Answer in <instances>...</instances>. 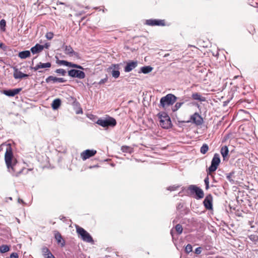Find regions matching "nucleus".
I'll use <instances>...</instances> for the list:
<instances>
[{
    "mask_svg": "<svg viewBox=\"0 0 258 258\" xmlns=\"http://www.w3.org/2000/svg\"><path fill=\"white\" fill-rule=\"evenodd\" d=\"M5 160L8 169L13 176L18 177L24 171V169L21 168L16 159L14 158L11 146H9L6 149L5 154Z\"/></svg>",
    "mask_w": 258,
    "mask_h": 258,
    "instance_id": "obj_1",
    "label": "nucleus"
},
{
    "mask_svg": "<svg viewBox=\"0 0 258 258\" xmlns=\"http://www.w3.org/2000/svg\"><path fill=\"white\" fill-rule=\"evenodd\" d=\"M158 117L159 119V124L162 127L168 129L171 127L172 123L170 118L166 112L159 113Z\"/></svg>",
    "mask_w": 258,
    "mask_h": 258,
    "instance_id": "obj_2",
    "label": "nucleus"
},
{
    "mask_svg": "<svg viewBox=\"0 0 258 258\" xmlns=\"http://www.w3.org/2000/svg\"><path fill=\"white\" fill-rule=\"evenodd\" d=\"M177 97L172 94H168L160 99V105L165 108L166 106L173 105L176 101Z\"/></svg>",
    "mask_w": 258,
    "mask_h": 258,
    "instance_id": "obj_3",
    "label": "nucleus"
},
{
    "mask_svg": "<svg viewBox=\"0 0 258 258\" xmlns=\"http://www.w3.org/2000/svg\"><path fill=\"white\" fill-rule=\"evenodd\" d=\"M96 123L104 127L108 126L114 127L116 124V120L109 116H108L106 119H99Z\"/></svg>",
    "mask_w": 258,
    "mask_h": 258,
    "instance_id": "obj_4",
    "label": "nucleus"
},
{
    "mask_svg": "<svg viewBox=\"0 0 258 258\" xmlns=\"http://www.w3.org/2000/svg\"><path fill=\"white\" fill-rule=\"evenodd\" d=\"M76 231L77 233L81 236L83 241L91 243H94V240L91 236L84 228L77 226Z\"/></svg>",
    "mask_w": 258,
    "mask_h": 258,
    "instance_id": "obj_5",
    "label": "nucleus"
},
{
    "mask_svg": "<svg viewBox=\"0 0 258 258\" xmlns=\"http://www.w3.org/2000/svg\"><path fill=\"white\" fill-rule=\"evenodd\" d=\"M179 122H192L196 125H201L203 123L204 120L203 117L198 113L196 112L190 117L189 120L187 121H179Z\"/></svg>",
    "mask_w": 258,
    "mask_h": 258,
    "instance_id": "obj_6",
    "label": "nucleus"
},
{
    "mask_svg": "<svg viewBox=\"0 0 258 258\" xmlns=\"http://www.w3.org/2000/svg\"><path fill=\"white\" fill-rule=\"evenodd\" d=\"M220 163V155L218 153H215L212 160L211 165L208 169V174H211L212 172L215 171Z\"/></svg>",
    "mask_w": 258,
    "mask_h": 258,
    "instance_id": "obj_7",
    "label": "nucleus"
},
{
    "mask_svg": "<svg viewBox=\"0 0 258 258\" xmlns=\"http://www.w3.org/2000/svg\"><path fill=\"white\" fill-rule=\"evenodd\" d=\"M188 190L191 194L195 193L196 195V199H201L204 198V193L202 189L196 185H190L188 187Z\"/></svg>",
    "mask_w": 258,
    "mask_h": 258,
    "instance_id": "obj_8",
    "label": "nucleus"
},
{
    "mask_svg": "<svg viewBox=\"0 0 258 258\" xmlns=\"http://www.w3.org/2000/svg\"><path fill=\"white\" fill-rule=\"evenodd\" d=\"M145 24L151 26H164L166 25V21L165 20H159V19H148L146 20Z\"/></svg>",
    "mask_w": 258,
    "mask_h": 258,
    "instance_id": "obj_9",
    "label": "nucleus"
},
{
    "mask_svg": "<svg viewBox=\"0 0 258 258\" xmlns=\"http://www.w3.org/2000/svg\"><path fill=\"white\" fill-rule=\"evenodd\" d=\"M68 75L71 77L83 79L85 78V74L84 72L78 70L72 69L68 71Z\"/></svg>",
    "mask_w": 258,
    "mask_h": 258,
    "instance_id": "obj_10",
    "label": "nucleus"
},
{
    "mask_svg": "<svg viewBox=\"0 0 258 258\" xmlns=\"http://www.w3.org/2000/svg\"><path fill=\"white\" fill-rule=\"evenodd\" d=\"M56 63L58 65H60V66L64 65V66H67V67L74 68H77V69H81V70H83L84 69V68L82 66H81L80 65H78V64H75V63H73L64 60H59V59H57Z\"/></svg>",
    "mask_w": 258,
    "mask_h": 258,
    "instance_id": "obj_11",
    "label": "nucleus"
},
{
    "mask_svg": "<svg viewBox=\"0 0 258 258\" xmlns=\"http://www.w3.org/2000/svg\"><path fill=\"white\" fill-rule=\"evenodd\" d=\"M97 153L95 150H86L81 153V157L83 160H86V159L94 156Z\"/></svg>",
    "mask_w": 258,
    "mask_h": 258,
    "instance_id": "obj_12",
    "label": "nucleus"
},
{
    "mask_svg": "<svg viewBox=\"0 0 258 258\" xmlns=\"http://www.w3.org/2000/svg\"><path fill=\"white\" fill-rule=\"evenodd\" d=\"M213 197L212 195L209 194L208 195L204 202L203 204L205 207V208L207 210H212L213 209Z\"/></svg>",
    "mask_w": 258,
    "mask_h": 258,
    "instance_id": "obj_13",
    "label": "nucleus"
},
{
    "mask_svg": "<svg viewBox=\"0 0 258 258\" xmlns=\"http://www.w3.org/2000/svg\"><path fill=\"white\" fill-rule=\"evenodd\" d=\"M64 48V53L69 56H75L78 57V53L74 51L71 45H64L63 46Z\"/></svg>",
    "mask_w": 258,
    "mask_h": 258,
    "instance_id": "obj_14",
    "label": "nucleus"
},
{
    "mask_svg": "<svg viewBox=\"0 0 258 258\" xmlns=\"http://www.w3.org/2000/svg\"><path fill=\"white\" fill-rule=\"evenodd\" d=\"M54 238L58 244H60L61 247L64 246L66 244L65 240L62 238L61 234L57 231H54Z\"/></svg>",
    "mask_w": 258,
    "mask_h": 258,
    "instance_id": "obj_15",
    "label": "nucleus"
},
{
    "mask_svg": "<svg viewBox=\"0 0 258 258\" xmlns=\"http://www.w3.org/2000/svg\"><path fill=\"white\" fill-rule=\"evenodd\" d=\"M22 91V88H16L14 89H10L8 90H4L3 93L10 97H14L16 95L19 94Z\"/></svg>",
    "mask_w": 258,
    "mask_h": 258,
    "instance_id": "obj_16",
    "label": "nucleus"
},
{
    "mask_svg": "<svg viewBox=\"0 0 258 258\" xmlns=\"http://www.w3.org/2000/svg\"><path fill=\"white\" fill-rule=\"evenodd\" d=\"M66 81V80L63 78H57L56 77H54L52 76H50L48 77L45 80V82L47 83H50L51 82H52L53 83L56 82L64 83Z\"/></svg>",
    "mask_w": 258,
    "mask_h": 258,
    "instance_id": "obj_17",
    "label": "nucleus"
},
{
    "mask_svg": "<svg viewBox=\"0 0 258 258\" xmlns=\"http://www.w3.org/2000/svg\"><path fill=\"white\" fill-rule=\"evenodd\" d=\"M41 252L45 258H55L49 249L46 246H44L42 248Z\"/></svg>",
    "mask_w": 258,
    "mask_h": 258,
    "instance_id": "obj_18",
    "label": "nucleus"
},
{
    "mask_svg": "<svg viewBox=\"0 0 258 258\" xmlns=\"http://www.w3.org/2000/svg\"><path fill=\"white\" fill-rule=\"evenodd\" d=\"M138 65L137 61H132L127 63L124 68L125 72H130L134 69Z\"/></svg>",
    "mask_w": 258,
    "mask_h": 258,
    "instance_id": "obj_19",
    "label": "nucleus"
},
{
    "mask_svg": "<svg viewBox=\"0 0 258 258\" xmlns=\"http://www.w3.org/2000/svg\"><path fill=\"white\" fill-rule=\"evenodd\" d=\"M51 63L49 62L46 63H42L40 62L39 63H38L35 67L32 68V69L36 71L40 69L49 68L51 67Z\"/></svg>",
    "mask_w": 258,
    "mask_h": 258,
    "instance_id": "obj_20",
    "label": "nucleus"
},
{
    "mask_svg": "<svg viewBox=\"0 0 258 258\" xmlns=\"http://www.w3.org/2000/svg\"><path fill=\"white\" fill-rule=\"evenodd\" d=\"M113 68V70L112 71V76L115 78H117L119 77L120 75V72L118 71L119 69V65L118 64H113L110 67V69Z\"/></svg>",
    "mask_w": 258,
    "mask_h": 258,
    "instance_id": "obj_21",
    "label": "nucleus"
},
{
    "mask_svg": "<svg viewBox=\"0 0 258 258\" xmlns=\"http://www.w3.org/2000/svg\"><path fill=\"white\" fill-rule=\"evenodd\" d=\"M28 76V75L23 73L21 71H18V69H16L14 73V77L16 79H22Z\"/></svg>",
    "mask_w": 258,
    "mask_h": 258,
    "instance_id": "obj_22",
    "label": "nucleus"
},
{
    "mask_svg": "<svg viewBox=\"0 0 258 258\" xmlns=\"http://www.w3.org/2000/svg\"><path fill=\"white\" fill-rule=\"evenodd\" d=\"M43 50L42 45L36 44L34 46L31 48V51L33 54H36L40 52Z\"/></svg>",
    "mask_w": 258,
    "mask_h": 258,
    "instance_id": "obj_23",
    "label": "nucleus"
},
{
    "mask_svg": "<svg viewBox=\"0 0 258 258\" xmlns=\"http://www.w3.org/2000/svg\"><path fill=\"white\" fill-rule=\"evenodd\" d=\"M191 98L195 100L199 101H205L206 98L205 97L202 96L199 93H194L191 95Z\"/></svg>",
    "mask_w": 258,
    "mask_h": 258,
    "instance_id": "obj_24",
    "label": "nucleus"
},
{
    "mask_svg": "<svg viewBox=\"0 0 258 258\" xmlns=\"http://www.w3.org/2000/svg\"><path fill=\"white\" fill-rule=\"evenodd\" d=\"M220 152L224 160H225L228 156L229 153V150L227 146H224L222 147L221 148Z\"/></svg>",
    "mask_w": 258,
    "mask_h": 258,
    "instance_id": "obj_25",
    "label": "nucleus"
},
{
    "mask_svg": "<svg viewBox=\"0 0 258 258\" xmlns=\"http://www.w3.org/2000/svg\"><path fill=\"white\" fill-rule=\"evenodd\" d=\"M31 55L30 52L29 50H25L20 52L18 56L22 59H25L29 57Z\"/></svg>",
    "mask_w": 258,
    "mask_h": 258,
    "instance_id": "obj_26",
    "label": "nucleus"
},
{
    "mask_svg": "<svg viewBox=\"0 0 258 258\" xmlns=\"http://www.w3.org/2000/svg\"><path fill=\"white\" fill-rule=\"evenodd\" d=\"M61 101L59 99H54L51 104V106L53 109H57L60 106Z\"/></svg>",
    "mask_w": 258,
    "mask_h": 258,
    "instance_id": "obj_27",
    "label": "nucleus"
},
{
    "mask_svg": "<svg viewBox=\"0 0 258 258\" xmlns=\"http://www.w3.org/2000/svg\"><path fill=\"white\" fill-rule=\"evenodd\" d=\"M10 250V246L8 245L3 244L0 246V252L5 253L9 251Z\"/></svg>",
    "mask_w": 258,
    "mask_h": 258,
    "instance_id": "obj_28",
    "label": "nucleus"
},
{
    "mask_svg": "<svg viewBox=\"0 0 258 258\" xmlns=\"http://www.w3.org/2000/svg\"><path fill=\"white\" fill-rule=\"evenodd\" d=\"M153 68L150 66L143 67L141 68L142 72L144 74H148L151 72Z\"/></svg>",
    "mask_w": 258,
    "mask_h": 258,
    "instance_id": "obj_29",
    "label": "nucleus"
},
{
    "mask_svg": "<svg viewBox=\"0 0 258 258\" xmlns=\"http://www.w3.org/2000/svg\"><path fill=\"white\" fill-rule=\"evenodd\" d=\"M121 149L123 152L131 153L133 152V148L127 146H122Z\"/></svg>",
    "mask_w": 258,
    "mask_h": 258,
    "instance_id": "obj_30",
    "label": "nucleus"
},
{
    "mask_svg": "<svg viewBox=\"0 0 258 258\" xmlns=\"http://www.w3.org/2000/svg\"><path fill=\"white\" fill-rule=\"evenodd\" d=\"M209 150V146L207 144H204L200 149V152L203 154H205Z\"/></svg>",
    "mask_w": 258,
    "mask_h": 258,
    "instance_id": "obj_31",
    "label": "nucleus"
},
{
    "mask_svg": "<svg viewBox=\"0 0 258 258\" xmlns=\"http://www.w3.org/2000/svg\"><path fill=\"white\" fill-rule=\"evenodd\" d=\"M6 21L4 19H2L0 21V28L3 32L6 31Z\"/></svg>",
    "mask_w": 258,
    "mask_h": 258,
    "instance_id": "obj_32",
    "label": "nucleus"
},
{
    "mask_svg": "<svg viewBox=\"0 0 258 258\" xmlns=\"http://www.w3.org/2000/svg\"><path fill=\"white\" fill-rule=\"evenodd\" d=\"M183 102H177L174 107L172 108V111L175 112L179 109L183 105Z\"/></svg>",
    "mask_w": 258,
    "mask_h": 258,
    "instance_id": "obj_33",
    "label": "nucleus"
},
{
    "mask_svg": "<svg viewBox=\"0 0 258 258\" xmlns=\"http://www.w3.org/2000/svg\"><path fill=\"white\" fill-rule=\"evenodd\" d=\"M176 231L178 233V234H180L183 230V228L182 226L180 224H177L175 227Z\"/></svg>",
    "mask_w": 258,
    "mask_h": 258,
    "instance_id": "obj_34",
    "label": "nucleus"
},
{
    "mask_svg": "<svg viewBox=\"0 0 258 258\" xmlns=\"http://www.w3.org/2000/svg\"><path fill=\"white\" fill-rule=\"evenodd\" d=\"M249 238L250 239V240L255 243L258 242V236L256 234L250 235L249 236Z\"/></svg>",
    "mask_w": 258,
    "mask_h": 258,
    "instance_id": "obj_35",
    "label": "nucleus"
},
{
    "mask_svg": "<svg viewBox=\"0 0 258 258\" xmlns=\"http://www.w3.org/2000/svg\"><path fill=\"white\" fill-rule=\"evenodd\" d=\"M192 250V247L191 244H188L185 248V251L187 253H189V252H191Z\"/></svg>",
    "mask_w": 258,
    "mask_h": 258,
    "instance_id": "obj_36",
    "label": "nucleus"
},
{
    "mask_svg": "<svg viewBox=\"0 0 258 258\" xmlns=\"http://www.w3.org/2000/svg\"><path fill=\"white\" fill-rule=\"evenodd\" d=\"M55 73L61 74L62 76H65L66 74V71L62 69H58L55 70Z\"/></svg>",
    "mask_w": 258,
    "mask_h": 258,
    "instance_id": "obj_37",
    "label": "nucleus"
},
{
    "mask_svg": "<svg viewBox=\"0 0 258 258\" xmlns=\"http://www.w3.org/2000/svg\"><path fill=\"white\" fill-rule=\"evenodd\" d=\"M204 182L206 184V189H208L209 188V178L207 176L204 179Z\"/></svg>",
    "mask_w": 258,
    "mask_h": 258,
    "instance_id": "obj_38",
    "label": "nucleus"
},
{
    "mask_svg": "<svg viewBox=\"0 0 258 258\" xmlns=\"http://www.w3.org/2000/svg\"><path fill=\"white\" fill-rule=\"evenodd\" d=\"M53 33L51 32H47L45 35L46 38L48 40H51L53 38Z\"/></svg>",
    "mask_w": 258,
    "mask_h": 258,
    "instance_id": "obj_39",
    "label": "nucleus"
},
{
    "mask_svg": "<svg viewBox=\"0 0 258 258\" xmlns=\"http://www.w3.org/2000/svg\"><path fill=\"white\" fill-rule=\"evenodd\" d=\"M19 256L17 253L16 252H13L10 255V258H18Z\"/></svg>",
    "mask_w": 258,
    "mask_h": 258,
    "instance_id": "obj_40",
    "label": "nucleus"
},
{
    "mask_svg": "<svg viewBox=\"0 0 258 258\" xmlns=\"http://www.w3.org/2000/svg\"><path fill=\"white\" fill-rule=\"evenodd\" d=\"M202 252L201 248V247H197L195 250V253L196 254H200Z\"/></svg>",
    "mask_w": 258,
    "mask_h": 258,
    "instance_id": "obj_41",
    "label": "nucleus"
},
{
    "mask_svg": "<svg viewBox=\"0 0 258 258\" xmlns=\"http://www.w3.org/2000/svg\"><path fill=\"white\" fill-rule=\"evenodd\" d=\"M50 46V44L49 43H46L44 45H42V47H43V49L45 48H48Z\"/></svg>",
    "mask_w": 258,
    "mask_h": 258,
    "instance_id": "obj_42",
    "label": "nucleus"
},
{
    "mask_svg": "<svg viewBox=\"0 0 258 258\" xmlns=\"http://www.w3.org/2000/svg\"><path fill=\"white\" fill-rule=\"evenodd\" d=\"M169 55V53H166L164 55V57H167Z\"/></svg>",
    "mask_w": 258,
    "mask_h": 258,
    "instance_id": "obj_43",
    "label": "nucleus"
},
{
    "mask_svg": "<svg viewBox=\"0 0 258 258\" xmlns=\"http://www.w3.org/2000/svg\"><path fill=\"white\" fill-rule=\"evenodd\" d=\"M4 46V44L3 43H0V48H2Z\"/></svg>",
    "mask_w": 258,
    "mask_h": 258,
    "instance_id": "obj_44",
    "label": "nucleus"
},
{
    "mask_svg": "<svg viewBox=\"0 0 258 258\" xmlns=\"http://www.w3.org/2000/svg\"><path fill=\"white\" fill-rule=\"evenodd\" d=\"M237 77H238V76H235V77H234V79H236V78H237Z\"/></svg>",
    "mask_w": 258,
    "mask_h": 258,
    "instance_id": "obj_45",
    "label": "nucleus"
}]
</instances>
